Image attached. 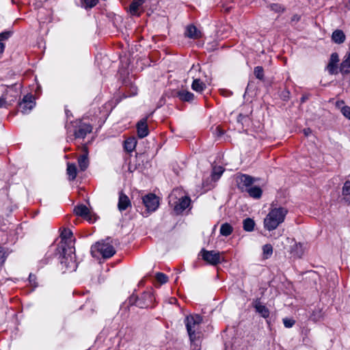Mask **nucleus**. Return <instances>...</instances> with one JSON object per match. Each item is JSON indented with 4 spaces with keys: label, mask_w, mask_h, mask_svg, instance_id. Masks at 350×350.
I'll list each match as a JSON object with an SVG mask.
<instances>
[{
    "label": "nucleus",
    "mask_w": 350,
    "mask_h": 350,
    "mask_svg": "<svg viewBox=\"0 0 350 350\" xmlns=\"http://www.w3.org/2000/svg\"><path fill=\"white\" fill-rule=\"evenodd\" d=\"M72 232L70 229L64 228L61 233V245L62 252L61 264H64L69 271H75L77 265L75 262V247L72 245Z\"/></svg>",
    "instance_id": "1"
},
{
    "label": "nucleus",
    "mask_w": 350,
    "mask_h": 350,
    "mask_svg": "<svg viewBox=\"0 0 350 350\" xmlns=\"http://www.w3.org/2000/svg\"><path fill=\"white\" fill-rule=\"evenodd\" d=\"M271 204L270 211L264 219V227L269 231L273 230L284 222L288 210L282 206H273Z\"/></svg>",
    "instance_id": "2"
},
{
    "label": "nucleus",
    "mask_w": 350,
    "mask_h": 350,
    "mask_svg": "<svg viewBox=\"0 0 350 350\" xmlns=\"http://www.w3.org/2000/svg\"><path fill=\"white\" fill-rule=\"evenodd\" d=\"M184 322L191 342H194L200 336L202 317L199 314H190L186 317Z\"/></svg>",
    "instance_id": "3"
},
{
    "label": "nucleus",
    "mask_w": 350,
    "mask_h": 350,
    "mask_svg": "<svg viewBox=\"0 0 350 350\" xmlns=\"http://www.w3.org/2000/svg\"><path fill=\"white\" fill-rule=\"evenodd\" d=\"M17 92L5 85H0V108H8L16 99Z\"/></svg>",
    "instance_id": "4"
},
{
    "label": "nucleus",
    "mask_w": 350,
    "mask_h": 350,
    "mask_svg": "<svg viewBox=\"0 0 350 350\" xmlns=\"http://www.w3.org/2000/svg\"><path fill=\"white\" fill-rule=\"evenodd\" d=\"M180 192L178 189H174L170 196V204H172L173 199H176V193ZM191 200L187 196H180L178 200L173 202L174 210L177 213H181L190 205Z\"/></svg>",
    "instance_id": "5"
},
{
    "label": "nucleus",
    "mask_w": 350,
    "mask_h": 350,
    "mask_svg": "<svg viewBox=\"0 0 350 350\" xmlns=\"http://www.w3.org/2000/svg\"><path fill=\"white\" fill-rule=\"evenodd\" d=\"M99 252L103 258H111L116 253L114 247L109 242H98L91 247V252Z\"/></svg>",
    "instance_id": "6"
},
{
    "label": "nucleus",
    "mask_w": 350,
    "mask_h": 350,
    "mask_svg": "<svg viewBox=\"0 0 350 350\" xmlns=\"http://www.w3.org/2000/svg\"><path fill=\"white\" fill-rule=\"evenodd\" d=\"M202 259L211 265H217L221 262L220 254L218 252L211 250L208 251L202 249L200 252Z\"/></svg>",
    "instance_id": "7"
},
{
    "label": "nucleus",
    "mask_w": 350,
    "mask_h": 350,
    "mask_svg": "<svg viewBox=\"0 0 350 350\" xmlns=\"http://www.w3.org/2000/svg\"><path fill=\"white\" fill-rule=\"evenodd\" d=\"M142 202L149 212L155 211L159 206V199L156 195L149 193L142 198Z\"/></svg>",
    "instance_id": "8"
},
{
    "label": "nucleus",
    "mask_w": 350,
    "mask_h": 350,
    "mask_svg": "<svg viewBox=\"0 0 350 350\" xmlns=\"http://www.w3.org/2000/svg\"><path fill=\"white\" fill-rule=\"evenodd\" d=\"M34 106L35 102L33 96L27 94L23 97V100L19 103V110L23 114L29 113Z\"/></svg>",
    "instance_id": "9"
},
{
    "label": "nucleus",
    "mask_w": 350,
    "mask_h": 350,
    "mask_svg": "<svg viewBox=\"0 0 350 350\" xmlns=\"http://www.w3.org/2000/svg\"><path fill=\"white\" fill-rule=\"evenodd\" d=\"M252 306L254 308L256 312L260 315V317L264 319L269 318L270 315V311L269 308L265 304H263L259 299L254 300Z\"/></svg>",
    "instance_id": "10"
},
{
    "label": "nucleus",
    "mask_w": 350,
    "mask_h": 350,
    "mask_svg": "<svg viewBox=\"0 0 350 350\" xmlns=\"http://www.w3.org/2000/svg\"><path fill=\"white\" fill-rule=\"evenodd\" d=\"M92 127L90 124L85 123H80L79 126L75 131V136L76 138L83 139L87 134L92 132Z\"/></svg>",
    "instance_id": "11"
},
{
    "label": "nucleus",
    "mask_w": 350,
    "mask_h": 350,
    "mask_svg": "<svg viewBox=\"0 0 350 350\" xmlns=\"http://www.w3.org/2000/svg\"><path fill=\"white\" fill-rule=\"evenodd\" d=\"M255 178L247 174H242L239 177V187L243 191L253 186Z\"/></svg>",
    "instance_id": "12"
},
{
    "label": "nucleus",
    "mask_w": 350,
    "mask_h": 350,
    "mask_svg": "<svg viewBox=\"0 0 350 350\" xmlns=\"http://www.w3.org/2000/svg\"><path fill=\"white\" fill-rule=\"evenodd\" d=\"M137 135L139 138H144L148 135L149 131L147 124L146 118H142L140 121L137 122Z\"/></svg>",
    "instance_id": "13"
},
{
    "label": "nucleus",
    "mask_w": 350,
    "mask_h": 350,
    "mask_svg": "<svg viewBox=\"0 0 350 350\" xmlns=\"http://www.w3.org/2000/svg\"><path fill=\"white\" fill-rule=\"evenodd\" d=\"M74 212L77 215L88 220L90 222H92L90 212L85 205L80 204L77 206L74 209Z\"/></svg>",
    "instance_id": "14"
},
{
    "label": "nucleus",
    "mask_w": 350,
    "mask_h": 350,
    "mask_svg": "<svg viewBox=\"0 0 350 350\" xmlns=\"http://www.w3.org/2000/svg\"><path fill=\"white\" fill-rule=\"evenodd\" d=\"M338 62L339 57L338 53H333L331 55L329 62L327 66V69L330 74L334 75L337 73V64Z\"/></svg>",
    "instance_id": "15"
},
{
    "label": "nucleus",
    "mask_w": 350,
    "mask_h": 350,
    "mask_svg": "<svg viewBox=\"0 0 350 350\" xmlns=\"http://www.w3.org/2000/svg\"><path fill=\"white\" fill-rule=\"evenodd\" d=\"M131 206V203L128 196L123 193H120L118 204V210L122 212Z\"/></svg>",
    "instance_id": "16"
},
{
    "label": "nucleus",
    "mask_w": 350,
    "mask_h": 350,
    "mask_svg": "<svg viewBox=\"0 0 350 350\" xmlns=\"http://www.w3.org/2000/svg\"><path fill=\"white\" fill-rule=\"evenodd\" d=\"M340 71L342 75H347L350 72V49L340 64Z\"/></svg>",
    "instance_id": "17"
},
{
    "label": "nucleus",
    "mask_w": 350,
    "mask_h": 350,
    "mask_svg": "<svg viewBox=\"0 0 350 350\" xmlns=\"http://www.w3.org/2000/svg\"><path fill=\"white\" fill-rule=\"evenodd\" d=\"M176 96L182 101L191 102L194 99V94L185 90H179Z\"/></svg>",
    "instance_id": "18"
},
{
    "label": "nucleus",
    "mask_w": 350,
    "mask_h": 350,
    "mask_svg": "<svg viewBox=\"0 0 350 350\" xmlns=\"http://www.w3.org/2000/svg\"><path fill=\"white\" fill-rule=\"evenodd\" d=\"M346 36L342 30L336 29L332 35V40L336 44H342L345 41Z\"/></svg>",
    "instance_id": "19"
},
{
    "label": "nucleus",
    "mask_w": 350,
    "mask_h": 350,
    "mask_svg": "<svg viewBox=\"0 0 350 350\" xmlns=\"http://www.w3.org/2000/svg\"><path fill=\"white\" fill-rule=\"evenodd\" d=\"M145 0H133L130 5V12L133 15L139 16V9L144 3Z\"/></svg>",
    "instance_id": "20"
},
{
    "label": "nucleus",
    "mask_w": 350,
    "mask_h": 350,
    "mask_svg": "<svg viewBox=\"0 0 350 350\" xmlns=\"http://www.w3.org/2000/svg\"><path fill=\"white\" fill-rule=\"evenodd\" d=\"M185 35L190 38L196 39L201 36V33L194 25H189L187 27Z\"/></svg>",
    "instance_id": "21"
},
{
    "label": "nucleus",
    "mask_w": 350,
    "mask_h": 350,
    "mask_svg": "<svg viewBox=\"0 0 350 350\" xmlns=\"http://www.w3.org/2000/svg\"><path fill=\"white\" fill-rule=\"evenodd\" d=\"M250 197L259 199L262 193V189L258 186H252L245 191Z\"/></svg>",
    "instance_id": "22"
},
{
    "label": "nucleus",
    "mask_w": 350,
    "mask_h": 350,
    "mask_svg": "<svg viewBox=\"0 0 350 350\" xmlns=\"http://www.w3.org/2000/svg\"><path fill=\"white\" fill-rule=\"evenodd\" d=\"M191 88L193 90L197 92H202L203 90L206 88V85L200 79L196 78L193 79V83L191 84Z\"/></svg>",
    "instance_id": "23"
},
{
    "label": "nucleus",
    "mask_w": 350,
    "mask_h": 350,
    "mask_svg": "<svg viewBox=\"0 0 350 350\" xmlns=\"http://www.w3.org/2000/svg\"><path fill=\"white\" fill-rule=\"evenodd\" d=\"M67 174L69 176V178L71 180H73L75 179L77 174V166L75 163H68L67 164Z\"/></svg>",
    "instance_id": "24"
},
{
    "label": "nucleus",
    "mask_w": 350,
    "mask_h": 350,
    "mask_svg": "<svg viewBox=\"0 0 350 350\" xmlns=\"http://www.w3.org/2000/svg\"><path fill=\"white\" fill-rule=\"evenodd\" d=\"M78 163L81 171H85L88 168L89 161L87 154H82L79 157Z\"/></svg>",
    "instance_id": "25"
},
{
    "label": "nucleus",
    "mask_w": 350,
    "mask_h": 350,
    "mask_svg": "<svg viewBox=\"0 0 350 350\" xmlns=\"http://www.w3.org/2000/svg\"><path fill=\"white\" fill-rule=\"evenodd\" d=\"M137 144V140L134 137L129 138L124 142V148L127 152H132Z\"/></svg>",
    "instance_id": "26"
},
{
    "label": "nucleus",
    "mask_w": 350,
    "mask_h": 350,
    "mask_svg": "<svg viewBox=\"0 0 350 350\" xmlns=\"http://www.w3.org/2000/svg\"><path fill=\"white\" fill-rule=\"evenodd\" d=\"M233 228L228 223L223 224L220 227V234L222 236L228 237L232 232Z\"/></svg>",
    "instance_id": "27"
},
{
    "label": "nucleus",
    "mask_w": 350,
    "mask_h": 350,
    "mask_svg": "<svg viewBox=\"0 0 350 350\" xmlns=\"http://www.w3.org/2000/svg\"><path fill=\"white\" fill-rule=\"evenodd\" d=\"M243 229L247 232H252L254 230L255 223L251 218H246L243 221Z\"/></svg>",
    "instance_id": "28"
},
{
    "label": "nucleus",
    "mask_w": 350,
    "mask_h": 350,
    "mask_svg": "<svg viewBox=\"0 0 350 350\" xmlns=\"http://www.w3.org/2000/svg\"><path fill=\"white\" fill-rule=\"evenodd\" d=\"M263 256L265 258H269L273 254V247L271 244H266L262 247Z\"/></svg>",
    "instance_id": "29"
},
{
    "label": "nucleus",
    "mask_w": 350,
    "mask_h": 350,
    "mask_svg": "<svg viewBox=\"0 0 350 350\" xmlns=\"http://www.w3.org/2000/svg\"><path fill=\"white\" fill-rule=\"evenodd\" d=\"M224 170L221 166H215L213 169L212 176L214 179H218L223 174Z\"/></svg>",
    "instance_id": "30"
},
{
    "label": "nucleus",
    "mask_w": 350,
    "mask_h": 350,
    "mask_svg": "<svg viewBox=\"0 0 350 350\" xmlns=\"http://www.w3.org/2000/svg\"><path fill=\"white\" fill-rule=\"evenodd\" d=\"M269 8L271 10L277 13H282L285 10V8L278 3H271L269 5Z\"/></svg>",
    "instance_id": "31"
},
{
    "label": "nucleus",
    "mask_w": 350,
    "mask_h": 350,
    "mask_svg": "<svg viewBox=\"0 0 350 350\" xmlns=\"http://www.w3.org/2000/svg\"><path fill=\"white\" fill-rule=\"evenodd\" d=\"M98 0H81L82 7L85 9L92 8L97 3Z\"/></svg>",
    "instance_id": "32"
},
{
    "label": "nucleus",
    "mask_w": 350,
    "mask_h": 350,
    "mask_svg": "<svg viewBox=\"0 0 350 350\" xmlns=\"http://www.w3.org/2000/svg\"><path fill=\"white\" fill-rule=\"evenodd\" d=\"M254 73L255 77L260 79L262 80L264 78V70L262 66H256L254 68Z\"/></svg>",
    "instance_id": "33"
},
{
    "label": "nucleus",
    "mask_w": 350,
    "mask_h": 350,
    "mask_svg": "<svg viewBox=\"0 0 350 350\" xmlns=\"http://www.w3.org/2000/svg\"><path fill=\"white\" fill-rule=\"evenodd\" d=\"M156 280L159 282L161 284H165L167 282V277L165 274L158 272L156 274Z\"/></svg>",
    "instance_id": "34"
},
{
    "label": "nucleus",
    "mask_w": 350,
    "mask_h": 350,
    "mask_svg": "<svg viewBox=\"0 0 350 350\" xmlns=\"http://www.w3.org/2000/svg\"><path fill=\"white\" fill-rule=\"evenodd\" d=\"M342 196H345L350 195V181L349 180H347L345 183L344 186L342 187Z\"/></svg>",
    "instance_id": "35"
},
{
    "label": "nucleus",
    "mask_w": 350,
    "mask_h": 350,
    "mask_svg": "<svg viewBox=\"0 0 350 350\" xmlns=\"http://www.w3.org/2000/svg\"><path fill=\"white\" fill-rule=\"evenodd\" d=\"M341 112L345 117L350 120V107L345 106L342 107Z\"/></svg>",
    "instance_id": "36"
},
{
    "label": "nucleus",
    "mask_w": 350,
    "mask_h": 350,
    "mask_svg": "<svg viewBox=\"0 0 350 350\" xmlns=\"http://www.w3.org/2000/svg\"><path fill=\"white\" fill-rule=\"evenodd\" d=\"M283 323L286 327L290 328L294 325L295 321L293 319H284Z\"/></svg>",
    "instance_id": "37"
},
{
    "label": "nucleus",
    "mask_w": 350,
    "mask_h": 350,
    "mask_svg": "<svg viewBox=\"0 0 350 350\" xmlns=\"http://www.w3.org/2000/svg\"><path fill=\"white\" fill-rule=\"evenodd\" d=\"M10 36V32L4 31L0 33V42L3 40H5Z\"/></svg>",
    "instance_id": "38"
},
{
    "label": "nucleus",
    "mask_w": 350,
    "mask_h": 350,
    "mask_svg": "<svg viewBox=\"0 0 350 350\" xmlns=\"http://www.w3.org/2000/svg\"><path fill=\"white\" fill-rule=\"evenodd\" d=\"M248 118L247 115L240 113L237 117V122L243 124Z\"/></svg>",
    "instance_id": "39"
},
{
    "label": "nucleus",
    "mask_w": 350,
    "mask_h": 350,
    "mask_svg": "<svg viewBox=\"0 0 350 350\" xmlns=\"http://www.w3.org/2000/svg\"><path fill=\"white\" fill-rule=\"evenodd\" d=\"M5 260V253L3 248L0 247V265H1Z\"/></svg>",
    "instance_id": "40"
},
{
    "label": "nucleus",
    "mask_w": 350,
    "mask_h": 350,
    "mask_svg": "<svg viewBox=\"0 0 350 350\" xmlns=\"http://www.w3.org/2000/svg\"><path fill=\"white\" fill-rule=\"evenodd\" d=\"M36 276L33 274H30L29 276V283L33 286V287H36L37 284H36Z\"/></svg>",
    "instance_id": "41"
},
{
    "label": "nucleus",
    "mask_w": 350,
    "mask_h": 350,
    "mask_svg": "<svg viewBox=\"0 0 350 350\" xmlns=\"http://www.w3.org/2000/svg\"><path fill=\"white\" fill-rule=\"evenodd\" d=\"M200 70V66L199 65H197V66H193L191 69L189 70V74L190 75H193V72L194 71H197V70Z\"/></svg>",
    "instance_id": "42"
},
{
    "label": "nucleus",
    "mask_w": 350,
    "mask_h": 350,
    "mask_svg": "<svg viewBox=\"0 0 350 350\" xmlns=\"http://www.w3.org/2000/svg\"><path fill=\"white\" fill-rule=\"evenodd\" d=\"M49 258H50V256H46V258H44V259H42V260L40 261V263H42V266L44 265H46L47 263H49Z\"/></svg>",
    "instance_id": "43"
},
{
    "label": "nucleus",
    "mask_w": 350,
    "mask_h": 350,
    "mask_svg": "<svg viewBox=\"0 0 350 350\" xmlns=\"http://www.w3.org/2000/svg\"><path fill=\"white\" fill-rule=\"evenodd\" d=\"M192 342V344H191V350H200V348L198 346V345L194 343L193 342Z\"/></svg>",
    "instance_id": "44"
},
{
    "label": "nucleus",
    "mask_w": 350,
    "mask_h": 350,
    "mask_svg": "<svg viewBox=\"0 0 350 350\" xmlns=\"http://www.w3.org/2000/svg\"><path fill=\"white\" fill-rule=\"evenodd\" d=\"M312 131L310 129H304V133L305 136H308L310 134H311Z\"/></svg>",
    "instance_id": "45"
},
{
    "label": "nucleus",
    "mask_w": 350,
    "mask_h": 350,
    "mask_svg": "<svg viewBox=\"0 0 350 350\" xmlns=\"http://www.w3.org/2000/svg\"><path fill=\"white\" fill-rule=\"evenodd\" d=\"M308 99V95H303L301 98V103H304L306 102V100Z\"/></svg>",
    "instance_id": "46"
},
{
    "label": "nucleus",
    "mask_w": 350,
    "mask_h": 350,
    "mask_svg": "<svg viewBox=\"0 0 350 350\" xmlns=\"http://www.w3.org/2000/svg\"><path fill=\"white\" fill-rule=\"evenodd\" d=\"M345 197L343 198V200L348 204H350V197H347L344 196Z\"/></svg>",
    "instance_id": "47"
},
{
    "label": "nucleus",
    "mask_w": 350,
    "mask_h": 350,
    "mask_svg": "<svg viewBox=\"0 0 350 350\" xmlns=\"http://www.w3.org/2000/svg\"><path fill=\"white\" fill-rule=\"evenodd\" d=\"M4 48L5 45L2 42H0V54L3 52Z\"/></svg>",
    "instance_id": "48"
},
{
    "label": "nucleus",
    "mask_w": 350,
    "mask_h": 350,
    "mask_svg": "<svg viewBox=\"0 0 350 350\" xmlns=\"http://www.w3.org/2000/svg\"><path fill=\"white\" fill-rule=\"evenodd\" d=\"M299 17L297 16V15H295L293 16L292 18V21H299Z\"/></svg>",
    "instance_id": "49"
}]
</instances>
